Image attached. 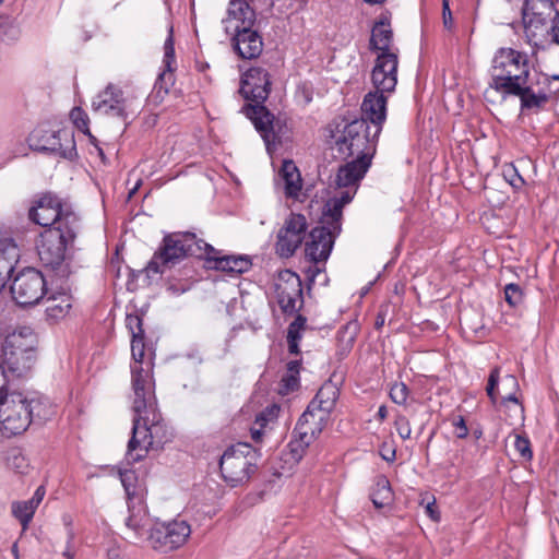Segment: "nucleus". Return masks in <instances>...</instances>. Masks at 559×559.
<instances>
[{
  "label": "nucleus",
  "instance_id": "1",
  "mask_svg": "<svg viewBox=\"0 0 559 559\" xmlns=\"http://www.w3.org/2000/svg\"><path fill=\"white\" fill-rule=\"evenodd\" d=\"M488 90L503 98L518 96L522 109H539L549 99V78L538 71L526 52L510 47L499 48L491 60Z\"/></svg>",
  "mask_w": 559,
  "mask_h": 559
},
{
  "label": "nucleus",
  "instance_id": "2",
  "mask_svg": "<svg viewBox=\"0 0 559 559\" xmlns=\"http://www.w3.org/2000/svg\"><path fill=\"white\" fill-rule=\"evenodd\" d=\"M132 409L134 412L132 437L126 453L128 463L142 460L150 448L163 445L171 437V432L157 411L155 392L152 393V399L144 394L134 396Z\"/></svg>",
  "mask_w": 559,
  "mask_h": 559
},
{
  "label": "nucleus",
  "instance_id": "3",
  "mask_svg": "<svg viewBox=\"0 0 559 559\" xmlns=\"http://www.w3.org/2000/svg\"><path fill=\"white\" fill-rule=\"evenodd\" d=\"M38 334L31 325L20 324L7 331L2 341V378L20 383L28 378L37 359Z\"/></svg>",
  "mask_w": 559,
  "mask_h": 559
},
{
  "label": "nucleus",
  "instance_id": "4",
  "mask_svg": "<svg viewBox=\"0 0 559 559\" xmlns=\"http://www.w3.org/2000/svg\"><path fill=\"white\" fill-rule=\"evenodd\" d=\"M79 228L78 215L67 214L59 225L46 228L40 234L37 246L39 259L46 267L56 271L59 277H68L70 274L68 260L74 251Z\"/></svg>",
  "mask_w": 559,
  "mask_h": 559
},
{
  "label": "nucleus",
  "instance_id": "5",
  "mask_svg": "<svg viewBox=\"0 0 559 559\" xmlns=\"http://www.w3.org/2000/svg\"><path fill=\"white\" fill-rule=\"evenodd\" d=\"M271 91V75L263 67H252L241 78L240 93L246 99L255 102L245 108L246 116L252 121L254 128L262 136L266 150L271 152V145L276 136L273 127V116L262 105Z\"/></svg>",
  "mask_w": 559,
  "mask_h": 559
},
{
  "label": "nucleus",
  "instance_id": "6",
  "mask_svg": "<svg viewBox=\"0 0 559 559\" xmlns=\"http://www.w3.org/2000/svg\"><path fill=\"white\" fill-rule=\"evenodd\" d=\"M254 21V10L248 2L230 0L223 26L226 34L231 37L236 51L243 59L255 58L262 51V39L258 32L252 29Z\"/></svg>",
  "mask_w": 559,
  "mask_h": 559
},
{
  "label": "nucleus",
  "instance_id": "7",
  "mask_svg": "<svg viewBox=\"0 0 559 559\" xmlns=\"http://www.w3.org/2000/svg\"><path fill=\"white\" fill-rule=\"evenodd\" d=\"M213 252L214 247L194 234H174L166 236L158 251H156L147 264L148 274L164 273L188 255L204 259L205 252Z\"/></svg>",
  "mask_w": 559,
  "mask_h": 559
},
{
  "label": "nucleus",
  "instance_id": "8",
  "mask_svg": "<svg viewBox=\"0 0 559 559\" xmlns=\"http://www.w3.org/2000/svg\"><path fill=\"white\" fill-rule=\"evenodd\" d=\"M335 150L344 159L357 158L371 162L379 135L373 134V129L366 120H353L346 123L341 131L334 135Z\"/></svg>",
  "mask_w": 559,
  "mask_h": 559
},
{
  "label": "nucleus",
  "instance_id": "9",
  "mask_svg": "<svg viewBox=\"0 0 559 559\" xmlns=\"http://www.w3.org/2000/svg\"><path fill=\"white\" fill-rule=\"evenodd\" d=\"M15 384H2V436L12 437L23 433L32 421L35 406Z\"/></svg>",
  "mask_w": 559,
  "mask_h": 559
},
{
  "label": "nucleus",
  "instance_id": "10",
  "mask_svg": "<svg viewBox=\"0 0 559 559\" xmlns=\"http://www.w3.org/2000/svg\"><path fill=\"white\" fill-rule=\"evenodd\" d=\"M257 462L258 453L250 444H233L221 456L222 477L230 487L241 486L255 473Z\"/></svg>",
  "mask_w": 559,
  "mask_h": 559
},
{
  "label": "nucleus",
  "instance_id": "11",
  "mask_svg": "<svg viewBox=\"0 0 559 559\" xmlns=\"http://www.w3.org/2000/svg\"><path fill=\"white\" fill-rule=\"evenodd\" d=\"M342 229V214L336 215L328 206H323L320 225L314 227L309 234V240L306 242V257L314 262H325L331 254L336 236Z\"/></svg>",
  "mask_w": 559,
  "mask_h": 559
},
{
  "label": "nucleus",
  "instance_id": "12",
  "mask_svg": "<svg viewBox=\"0 0 559 559\" xmlns=\"http://www.w3.org/2000/svg\"><path fill=\"white\" fill-rule=\"evenodd\" d=\"M335 177V188L333 195L324 204L332 211L342 214L343 207L348 204L357 192L360 180L365 177L371 162L357 158L345 159Z\"/></svg>",
  "mask_w": 559,
  "mask_h": 559
},
{
  "label": "nucleus",
  "instance_id": "13",
  "mask_svg": "<svg viewBox=\"0 0 559 559\" xmlns=\"http://www.w3.org/2000/svg\"><path fill=\"white\" fill-rule=\"evenodd\" d=\"M27 142L34 151H48L70 160L76 156L74 135L67 128L55 130L47 123L38 124L29 133Z\"/></svg>",
  "mask_w": 559,
  "mask_h": 559
},
{
  "label": "nucleus",
  "instance_id": "14",
  "mask_svg": "<svg viewBox=\"0 0 559 559\" xmlns=\"http://www.w3.org/2000/svg\"><path fill=\"white\" fill-rule=\"evenodd\" d=\"M9 278L12 299L19 306L36 305L48 292L44 275L34 267H25L15 273L10 265Z\"/></svg>",
  "mask_w": 559,
  "mask_h": 559
},
{
  "label": "nucleus",
  "instance_id": "15",
  "mask_svg": "<svg viewBox=\"0 0 559 559\" xmlns=\"http://www.w3.org/2000/svg\"><path fill=\"white\" fill-rule=\"evenodd\" d=\"M191 535V526L185 520L156 522L150 531L147 542L160 552H169L182 547Z\"/></svg>",
  "mask_w": 559,
  "mask_h": 559
},
{
  "label": "nucleus",
  "instance_id": "16",
  "mask_svg": "<svg viewBox=\"0 0 559 559\" xmlns=\"http://www.w3.org/2000/svg\"><path fill=\"white\" fill-rule=\"evenodd\" d=\"M144 338L136 337L131 340V353L133 362L131 364V384L133 397L144 394L152 399L155 392V382L153 378V361L145 356Z\"/></svg>",
  "mask_w": 559,
  "mask_h": 559
},
{
  "label": "nucleus",
  "instance_id": "17",
  "mask_svg": "<svg viewBox=\"0 0 559 559\" xmlns=\"http://www.w3.org/2000/svg\"><path fill=\"white\" fill-rule=\"evenodd\" d=\"M274 297L283 312L298 311L304 304L300 277L290 270L280 271L274 280Z\"/></svg>",
  "mask_w": 559,
  "mask_h": 559
},
{
  "label": "nucleus",
  "instance_id": "18",
  "mask_svg": "<svg viewBox=\"0 0 559 559\" xmlns=\"http://www.w3.org/2000/svg\"><path fill=\"white\" fill-rule=\"evenodd\" d=\"M306 230V217L292 213L277 233L276 252L283 258L292 257L302 243Z\"/></svg>",
  "mask_w": 559,
  "mask_h": 559
},
{
  "label": "nucleus",
  "instance_id": "19",
  "mask_svg": "<svg viewBox=\"0 0 559 559\" xmlns=\"http://www.w3.org/2000/svg\"><path fill=\"white\" fill-rule=\"evenodd\" d=\"M337 399L338 389L333 383L326 382L319 389L317 395L300 417L304 418V421H309L323 429Z\"/></svg>",
  "mask_w": 559,
  "mask_h": 559
},
{
  "label": "nucleus",
  "instance_id": "20",
  "mask_svg": "<svg viewBox=\"0 0 559 559\" xmlns=\"http://www.w3.org/2000/svg\"><path fill=\"white\" fill-rule=\"evenodd\" d=\"M556 10L554 0H526L523 8V23L526 37L532 40L547 33V21Z\"/></svg>",
  "mask_w": 559,
  "mask_h": 559
},
{
  "label": "nucleus",
  "instance_id": "21",
  "mask_svg": "<svg viewBox=\"0 0 559 559\" xmlns=\"http://www.w3.org/2000/svg\"><path fill=\"white\" fill-rule=\"evenodd\" d=\"M67 214L74 213L69 209H63L58 197L44 194L29 209L28 216L34 223L50 228L59 225Z\"/></svg>",
  "mask_w": 559,
  "mask_h": 559
},
{
  "label": "nucleus",
  "instance_id": "22",
  "mask_svg": "<svg viewBox=\"0 0 559 559\" xmlns=\"http://www.w3.org/2000/svg\"><path fill=\"white\" fill-rule=\"evenodd\" d=\"M131 103L123 96L122 91L109 84L104 91L99 92L92 102V108L100 115L126 118Z\"/></svg>",
  "mask_w": 559,
  "mask_h": 559
},
{
  "label": "nucleus",
  "instance_id": "23",
  "mask_svg": "<svg viewBox=\"0 0 559 559\" xmlns=\"http://www.w3.org/2000/svg\"><path fill=\"white\" fill-rule=\"evenodd\" d=\"M399 58L395 52H381L377 56L371 81L378 92L391 93L397 83Z\"/></svg>",
  "mask_w": 559,
  "mask_h": 559
},
{
  "label": "nucleus",
  "instance_id": "24",
  "mask_svg": "<svg viewBox=\"0 0 559 559\" xmlns=\"http://www.w3.org/2000/svg\"><path fill=\"white\" fill-rule=\"evenodd\" d=\"M385 92H369L361 104V118L366 120L369 127L373 129V134L379 135L386 118V97Z\"/></svg>",
  "mask_w": 559,
  "mask_h": 559
},
{
  "label": "nucleus",
  "instance_id": "25",
  "mask_svg": "<svg viewBox=\"0 0 559 559\" xmlns=\"http://www.w3.org/2000/svg\"><path fill=\"white\" fill-rule=\"evenodd\" d=\"M321 431L322 429L319 426L304 421L301 417L299 418L294 429V438L288 443L289 454L294 462L297 463L302 459L309 444Z\"/></svg>",
  "mask_w": 559,
  "mask_h": 559
},
{
  "label": "nucleus",
  "instance_id": "26",
  "mask_svg": "<svg viewBox=\"0 0 559 559\" xmlns=\"http://www.w3.org/2000/svg\"><path fill=\"white\" fill-rule=\"evenodd\" d=\"M204 259L213 263L211 267L218 271L237 275L248 272L251 266V260L247 255H221L214 248L213 252H205Z\"/></svg>",
  "mask_w": 559,
  "mask_h": 559
},
{
  "label": "nucleus",
  "instance_id": "27",
  "mask_svg": "<svg viewBox=\"0 0 559 559\" xmlns=\"http://www.w3.org/2000/svg\"><path fill=\"white\" fill-rule=\"evenodd\" d=\"M46 495L44 486H39L33 497L26 501H14L11 506L13 516L21 523L23 531L28 527L34 513Z\"/></svg>",
  "mask_w": 559,
  "mask_h": 559
},
{
  "label": "nucleus",
  "instance_id": "28",
  "mask_svg": "<svg viewBox=\"0 0 559 559\" xmlns=\"http://www.w3.org/2000/svg\"><path fill=\"white\" fill-rule=\"evenodd\" d=\"M72 309V297L66 292L51 294L46 298V317L57 322L64 319Z\"/></svg>",
  "mask_w": 559,
  "mask_h": 559
},
{
  "label": "nucleus",
  "instance_id": "29",
  "mask_svg": "<svg viewBox=\"0 0 559 559\" xmlns=\"http://www.w3.org/2000/svg\"><path fill=\"white\" fill-rule=\"evenodd\" d=\"M278 177L284 183L285 194L289 198H298L302 180L300 173L293 160H284L278 171Z\"/></svg>",
  "mask_w": 559,
  "mask_h": 559
},
{
  "label": "nucleus",
  "instance_id": "30",
  "mask_svg": "<svg viewBox=\"0 0 559 559\" xmlns=\"http://www.w3.org/2000/svg\"><path fill=\"white\" fill-rule=\"evenodd\" d=\"M130 515L126 521L129 530L134 532L135 538L146 539L151 528L154 526L144 507L139 506L129 508Z\"/></svg>",
  "mask_w": 559,
  "mask_h": 559
},
{
  "label": "nucleus",
  "instance_id": "31",
  "mask_svg": "<svg viewBox=\"0 0 559 559\" xmlns=\"http://www.w3.org/2000/svg\"><path fill=\"white\" fill-rule=\"evenodd\" d=\"M392 43V31L390 25L380 22L377 23L371 31L370 47L372 50L381 52H392L390 46Z\"/></svg>",
  "mask_w": 559,
  "mask_h": 559
},
{
  "label": "nucleus",
  "instance_id": "32",
  "mask_svg": "<svg viewBox=\"0 0 559 559\" xmlns=\"http://www.w3.org/2000/svg\"><path fill=\"white\" fill-rule=\"evenodd\" d=\"M164 71L158 75V82H163L166 78L171 80L173 71L176 68L173 27L169 28V34L164 44V58H163Z\"/></svg>",
  "mask_w": 559,
  "mask_h": 559
},
{
  "label": "nucleus",
  "instance_id": "33",
  "mask_svg": "<svg viewBox=\"0 0 559 559\" xmlns=\"http://www.w3.org/2000/svg\"><path fill=\"white\" fill-rule=\"evenodd\" d=\"M278 413L280 407L276 404H272L257 415L254 424L255 426H259V428L253 427L251 429V437L253 440L258 441L261 438L262 428L266 427L269 423L274 421L277 418Z\"/></svg>",
  "mask_w": 559,
  "mask_h": 559
},
{
  "label": "nucleus",
  "instance_id": "34",
  "mask_svg": "<svg viewBox=\"0 0 559 559\" xmlns=\"http://www.w3.org/2000/svg\"><path fill=\"white\" fill-rule=\"evenodd\" d=\"M372 503L377 509H381L389 504L392 500V490L389 480L380 477L376 484V490L371 497Z\"/></svg>",
  "mask_w": 559,
  "mask_h": 559
},
{
  "label": "nucleus",
  "instance_id": "35",
  "mask_svg": "<svg viewBox=\"0 0 559 559\" xmlns=\"http://www.w3.org/2000/svg\"><path fill=\"white\" fill-rule=\"evenodd\" d=\"M5 460L8 467L19 474H25L29 467L28 460L16 448L8 451Z\"/></svg>",
  "mask_w": 559,
  "mask_h": 559
},
{
  "label": "nucleus",
  "instance_id": "36",
  "mask_svg": "<svg viewBox=\"0 0 559 559\" xmlns=\"http://www.w3.org/2000/svg\"><path fill=\"white\" fill-rule=\"evenodd\" d=\"M21 250L14 239L2 237V259L11 262H17Z\"/></svg>",
  "mask_w": 559,
  "mask_h": 559
},
{
  "label": "nucleus",
  "instance_id": "37",
  "mask_svg": "<svg viewBox=\"0 0 559 559\" xmlns=\"http://www.w3.org/2000/svg\"><path fill=\"white\" fill-rule=\"evenodd\" d=\"M524 293L518 284H508L504 287V299L511 307H516L522 304Z\"/></svg>",
  "mask_w": 559,
  "mask_h": 559
},
{
  "label": "nucleus",
  "instance_id": "38",
  "mask_svg": "<svg viewBox=\"0 0 559 559\" xmlns=\"http://www.w3.org/2000/svg\"><path fill=\"white\" fill-rule=\"evenodd\" d=\"M70 119L80 131L90 134L88 116L82 108L74 107L70 112Z\"/></svg>",
  "mask_w": 559,
  "mask_h": 559
},
{
  "label": "nucleus",
  "instance_id": "39",
  "mask_svg": "<svg viewBox=\"0 0 559 559\" xmlns=\"http://www.w3.org/2000/svg\"><path fill=\"white\" fill-rule=\"evenodd\" d=\"M409 396V390L404 382H396L390 389L391 400L399 405H405Z\"/></svg>",
  "mask_w": 559,
  "mask_h": 559
},
{
  "label": "nucleus",
  "instance_id": "40",
  "mask_svg": "<svg viewBox=\"0 0 559 559\" xmlns=\"http://www.w3.org/2000/svg\"><path fill=\"white\" fill-rule=\"evenodd\" d=\"M126 325L131 333L132 340H135L136 337L144 338L142 319L139 314H127Z\"/></svg>",
  "mask_w": 559,
  "mask_h": 559
},
{
  "label": "nucleus",
  "instance_id": "41",
  "mask_svg": "<svg viewBox=\"0 0 559 559\" xmlns=\"http://www.w3.org/2000/svg\"><path fill=\"white\" fill-rule=\"evenodd\" d=\"M120 480L129 499H131L132 496H135L136 477L134 472L130 469L120 471Z\"/></svg>",
  "mask_w": 559,
  "mask_h": 559
},
{
  "label": "nucleus",
  "instance_id": "42",
  "mask_svg": "<svg viewBox=\"0 0 559 559\" xmlns=\"http://www.w3.org/2000/svg\"><path fill=\"white\" fill-rule=\"evenodd\" d=\"M299 373L298 371L286 372V374L282 378L281 381V394H288L295 391L299 385Z\"/></svg>",
  "mask_w": 559,
  "mask_h": 559
},
{
  "label": "nucleus",
  "instance_id": "43",
  "mask_svg": "<svg viewBox=\"0 0 559 559\" xmlns=\"http://www.w3.org/2000/svg\"><path fill=\"white\" fill-rule=\"evenodd\" d=\"M514 448L522 459H524V460L532 459L533 452L531 450V442L527 438H525L521 435H515Z\"/></svg>",
  "mask_w": 559,
  "mask_h": 559
},
{
  "label": "nucleus",
  "instance_id": "44",
  "mask_svg": "<svg viewBox=\"0 0 559 559\" xmlns=\"http://www.w3.org/2000/svg\"><path fill=\"white\" fill-rule=\"evenodd\" d=\"M499 380H500V369L497 367L491 370L489 378H488V383L486 386L487 395L489 396V399L491 400V402L493 404L497 402V397H498V393H497L496 389L498 386Z\"/></svg>",
  "mask_w": 559,
  "mask_h": 559
},
{
  "label": "nucleus",
  "instance_id": "45",
  "mask_svg": "<svg viewBox=\"0 0 559 559\" xmlns=\"http://www.w3.org/2000/svg\"><path fill=\"white\" fill-rule=\"evenodd\" d=\"M394 426H395V429H396L399 436L403 440L411 438L412 428H411L409 420L405 416L399 415L395 418Z\"/></svg>",
  "mask_w": 559,
  "mask_h": 559
},
{
  "label": "nucleus",
  "instance_id": "46",
  "mask_svg": "<svg viewBox=\"0 0 559 559\" xmlns=\"http://www.w3.org/2000/svg\"><path fill=\"white\" fill-rule=\"evenodd\" d=\"M503 385H508L512 392H510L507 396L503 397L504 402H513L519 403L515 392L519 390V383L514 376L508 374L503 379Z\"/></svg>",
  "mask_w": 559,
  "mask_h": 559
},
{
  "label": "nucleus",
  "instance_id": "47",
  "mask_svg": "<svg viewBox=\"0 0 559 559\" xmlns=\"http://www.w3.org/2000/svg\"><path fill=\"white\" fill-rule=\"evenodd\" d=\"M452 426L454 428V435L459 439H464L468 435V428L466 426L465 419L462 416H455L452 419Z\"/></svg>",
  "mask_w": 559,
  "mask_h": 559
},
{
  "label": "nucleus",
  "instance_id": "48",
  "mask_svg": "<svg viewBox=\"0 0 559 559\" xmlns=\"http://www.w3.org/2000/svg\"><path fill=\"white\" fill-rule=\"evenodd\" d=\"M380 455L386 462H393L395 460V449L388 443H383L380 448Z\"/></svg>",
  "mask_w": 559,
  "mask_h": 559
},
{
  "label": "nucleus",
  "instance_id": "49",
  "mask_svg": "<svg viewBox=\"0 0 559 559\" xmlns=\"http://www.w3.org/2000/svg\"><path fill=\"white\" fill-rule=\"evenodd\" d=\"M450 1L442 0V15H443V24L445 27L450 28L453 23L452 13L450 10Z\"/></svg>",
  "mask_w": 559,
  "mask_h": 559
},
{
  "label": "nucleus",
  "instance_id": "50",
  "mask_svg": "<svg viewBox=\"0 0 559 559\" xmlns=\"http://www.w3.org/2000/svg\"><path fill=\"white\" fill-rule=\"evenodd\" d=\"M306 319L301 316H298L290 324V333L293 334L294 331H300L305 329Z\"/></svg>",
  "mask_w": 559,
  "mask_h": 559
},
{
  "label": "nucleus",
  "instance_id": "51",
  "mask_svg": "<svg viewBox=\"0 0 559 559\" xmlns=\"http://www.w3.org/2000/svg\"><path fill=\"white\" fill-rule=\"evenodd\" d=\"M306 319L301 316H298L290 324V333L293 334L294 331H300L305 329Z\"/></svg>",
  "mask_w": 559,
  "mask_h": 559
},
{
  "label": "nucleus",
  "instance_id": "52",
  "mask_svg": "<svg viewBox=\"0 0 559 559\" xmlns=\"http://www.w3.org/2000/svg\"><path fill=\"white\" fill-rule=\"evenodd\" d=\"M425 509H426L427 515L430 519H432L433 521H438L439 520V513L437 511L436 500L435 499L431 502H428Z\"/></svg>",
  "mask_w": 559,
  "mask_h": 559
},
{
  "label": "nucleus",
  "instance_id": "53",
  "mask_svg": "<svg viewBox=\"0 0 559 559\" xmlns=\"http://www.w3.org/2000/svg\"><path fill=\"white\" fill-rule=\"evenodd\" d=\"M554 40L559 44V10L556 13V16L554 19V24L551 27Z\"/></svg>",
  "mask_w": 559,
  "mask_h": 559
},
{
  "label": "nucleus",
  "instance_id": "54",
  "mask_svg": "<svg viewBox=\"0 0 559 559\" xmlns=\"http://www.w3.org/2000/svg\"><path fill=\"white\" fill-rule=\"evenodd\" d=\"M108 559H122V551L120 547L115 546L107 549Z\"/></svg>",
  "mask_w": 559,
  "mask_h": 559
},
{
  "label": "nucleus",
  "instance_id": "55",
  "mask_svg": "<svg viewBox=\"0 0 559 559\" xmlns=\"http://www.w3.org/2000/svg\"><path fill=\"white\" fill-rule=\"evenodd\" d=\"M5 34L9 36V39H10L11 41H14V40H16V39L19 38V36H20V31H19V28H17V27H15V26L11 25V26H9V28H8V31L5 32Z\"/></svg>",
  "mask_w": 559,
  "mask_h": 559
},
{
  "label": "nucleus",
  "instance_id": "56",
  "mask_svg": "<svg viewBox=\"0 0 559 559\" xmlns=\"http://www.w3.org/2000/svg\"><path fill=\"white\" fill-rule=\"evenodd\" d=\"M287 344L290 354L299 353V341L287 338Z\"/></svg>",
  "mask_w": 559,
  "mask_h": 559
},
{
  "label": "nucleus",
  "instance_id": "57",
  "mask_svg": "<svg viewBox=\"0 0 559 559\" xmlns=\"http://www.w3.org/2000/svg\"><path fill=\"white\" fill-rule=\"evenodd\" d=\"M299 367H300V364H299L298 360L289 361L287 364V371L286 372H294V371H298L299 372Z\"/></svg>",
  "mask_w": 559,
  "mask_h": 559
},
{
  "label": "nucleus",
  "instance_id": "58",
  "mask_svg": "<svg viewBox=\"0 0 559 559\" xmlns=\"http://www.w3.org/2000/svg\"><path fill=\"white\" fill-rule=\"evenodd\" d=\"M287 338L300 341L301 332L300 331H294L293 334H292L290 333V328L288 326Z\"/></svg>",
  "mask_w": 559,
  "mask_h": 559
},
{
  "label": "nucleus",
  "instance_id": "59",
  "mask_svg": "<svg viewBox=\"0 0 559 559\" xmlns=\"http://www.w3.org/2000/svg\"><path fill=\"white\" fill-rule=\"evenodd\" d=\"M377 416L383 420L388 416V409L384 405L380 406L377 413Z\"/></svg>",
  "mask_w": 559,
  "mask_h": 559
},
{
  "label": "nucleus",
  "instance_id": "60",
  "mask_svg": "<svg viewBox=\"0 0 559 559\" xmlns=\"http://www.w3.org/2000/svg\"><path fill=\"white\" fill-rule=\"evenodd\" d=\"M523 182V179L518 176L516 180H510V183L514 187H518V183H522Z\"/></svg>",
  "mask_w": 559,
  "mask_h": 559
},
{
  "label": "nucleus",
  "instance_id": "61",
  "mask_svg": "<svg viewBox=\"0 0 559 559\" xmlns=\"http://www.w3.org/2000/svg\"><path fill=\"white\" fill-rule=\"evenodd\" d=\"M63 556H64L67 559H73V555L71 554V551H70V549H69V548L63 552Z\"/></svg>",
  "mask_w": 559,
  "mask_h": 559
},
{
  "label": "nucleus",
  "instance_id": "62",
  "mask_svg": "<svg viewBox=\"0 0 559 559\" xmlns=\"http://www.w3.org/2000/svg\"><path fill=\"white\" fill-rule=\"evenodd\" d=\"M549 78V83L551 82V80H556V81H559V74H556V75H552L551 78Z\"/></svg>",
  "mask_w": 559,
  "mask_h": 559
},
{
  "label": "nucleus",
  "instance_id": "63",
  "mask_svg": "<svg viewBox=\"0 0 559 559\" xmlns=\"http://www.w3.org/2000/svg\"><path fill=\"white\" fill-rule=\"evenodd\" d=\"M352 328L354 329V331H356L357 324L356 323H349L347 325V329H352Z\"/></svg>",
  "mask_w": 559,
  "mask_h": 559
},
{
  "label": "nucleus",
  "instance_id": "64",
  "mask_svg": "<svg viewBox=\"0 0 559 559\" xmlns=\"http://www.w3.org/2000/svg\"><path fill=\"white\" fill-rule=\"evenodd\" d=\"M205 68H209V64H202V66L200 67V70H201V71H203V70H205Z\"/></svg>",
  "mask_w": 559,
  "mask_h": 559
}]
</instances>
